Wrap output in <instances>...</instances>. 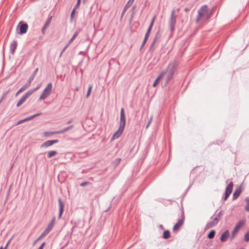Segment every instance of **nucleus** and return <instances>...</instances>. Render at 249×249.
I'll list each match as a JSON object with an SVG mask.
<instances>
[{
  "label": "nucleus",
  "mask_w": 249,
  "mask_h": 249,
  "mask_svg": "<svg viewBox=\"0 0 249 249\" xmlns=\"http://www.w3.org/2000/svg\"><path fill=\"white\" fill-rule=\"evenodd\" d=\"M179 63L177 60H174L169 63L166 70L161 71L160 73H163V77L166 74V83L167 84L173 77L174 75L177 71Z\"/></svg>",
  "instance_id": "f257e3e1"
},
{
  "label": "nucleus",
  "mask_w": 249,
  "mask_h": 249,
  "mask_svg": "<svg viewBox=\"0 0 249 249\" xmlns=\"http://www.w3.org/2000/svg\"><path fill=\"white\" fill-rule=\"evenodd\" d=\"M125 125V115L124 108H122L120 112V120L118 129L114 133L111 140L118 139L123 133Z\"/></svg>",
  "instance_id": "f03ea898"
},
{
  "label": "nucleus",
  "mask_w": 249,
  "mask_h": 249,
  "mask_svg": "<svg viewBox=\"0 0 249 249\" xmlns=\"http://www.w3.org/2000/svg\"><path fill=\"white\" fill-rule=\"evenodd\" d=\"M211 17L209 13L208 7L207 5L202 6L198 10L196 21L198 22L202 19H207Z\"/></svg>",
  "instance_id": "7ed1b4c3"
},
{
  "label": "nucleus",
  "mask_w": 249,
  "mask_h": 249,
  "mask_svg": "<svg viewBox=\"0 0 249 249\" xmlns=\"http://www.w3.org/2000/svg\"><path fill=\"white\" fill-rule=\"evenodd\" d=\"M38 68H36L34 71L33 72L32 74L29 77V79L28 81V83H26L24 86H23L20 89H19V90L16 93V96H17L18 94H19L20 93L23 92L27 88H28L29 87H30L31 82L33 81L35 77L36 76V74H37V73L38 72Z\"/></svg>",
  "instance_id": "20e7f679"
},
{
  "label": "nucleus",
  "mask_w": 249,
  "mask_h": 249,
  "mask_svg": "<svg viewBox=\"0 0 249 249\" xmlns=\"http://www.w3.org/2000/svg\"><path fill=\"white\" fill-rule=\"evenodd\" d=\"M52 87L53 85L52 83L50 82L48 84L39 98V101L44 100L50 95L52 89Z\"/></svg>",
  "instance_id": "39448f33"
},
{
  "label": "nucleus",
  "mask_w": 249,
  "mask_h": 249,
  "mask_svg": "<svg viewBox=\"0 0 249 249\" xmlns=\"http://www.w3.org/2000/svg\"><path fill=\"white\" fill-rule=\"evenodd\" d=\"M176 23V16L175 15V12L174 10H172L169 19V28L172 32L174 31V27Z\"/></svg>",
  "instance_id": "423d86ee"
},
{
  "label": "nucleus",
  "mask_w": 249,
  "mask_h": 249,
  "mask_svg": "<svg viewBox=\"0 0 249 249\" xmlns=\"http://www.w3.org/2000/svg\"><path fill=\"white\" fill-rule=\"evenodd\" d=\"M18 27L19 28V32H18V34L19 35H23L27 32L28 25L27 23H22L21 21L19 23Z\"/></svg>",
  "instance_id": "0eeeda50"
},
{
  "label": "nucleus",
  "mask_w": 249,
  "mask_h": 249,
  "mask_svg": "<svg viewBox=\"0 0 249 249\" xmlns=\"http://www.w3.org/2000/svg\"><path fill=\"white\" fill-rule=\"evenodd\" d=\"M233 183L232 182H231L227 186L225 192V196L224 198V200H226L228 197L229 196L231 193L233 188Z\"/></svg>",
  "instance_id": "6e6552de"
},
{
  "label": "nucleus",
  "mask_w": 249,
  "mask_h": 249,
  "mask_svg": "<svg viewBox=\"0 0 249 249\" xmlns=\"http://www.w3.org/2000/svg\"><path fill=\"white\" fill-rule=\"evenodd\" d=\"M243 225V223L241 221L239 222L235 226L233 230L232 231L231 235V239L232 240L235 235V234L237 233L238 230L241 228V226Z\"/></svg>",
  "instance_id": "1a4fd4ad"
},
{
  "label": "nucleus",
  "mask_w": 249,
  "mask_h": 249,
  "mask_svg": "<svg viewBox=\"0 0 249 249\" xmlns=\"http://www.w3.org/2000/svg\"><path fill=\"white\" fill-rule=\"evenodd\" d=\"M30 93L28 92H26L18 100V101L17 103V107H20L23 103L25 102L26 100L30 96Z\"/></svg>",
  "instance_id": "9d476101"
},
{
  "label": "nucleus",
  "mask_w": 249,
  "mask_h": 249,
  "mask_svg": "<svg viewBox=\"0 0 249 249\" xmlns=\"http://www.w3.org/2000/svg\"><path fill=\"white\" fill-rule=\"evenodd\" d=\"M58 140H48L44 142L41 145V147H48L53 144L58 142Z\"/></svg>",
  "instance_id": "9b49d317"
},
{
  "label": "nucleus",
  "mask_w": 249,
  "mask_h": 249,
  "mask_svg": "<svg viewBox=\"0 0 249 249\" xmlns=\"http://www.w3.org/2000/svg\"><path fill=\"white\" fill-rule=\"evenodd\" d=\"M184 221V217H182L181 219H179L177 223L174 225L173 228L174 231L178 230L179 228L183 225Z\"/></svg>",
  "instance_id": "f8f14e48"
},
{
  "label": "nucleus",
  "mask_w": 249,
  "mask_h": 249,
  "mask_svg": "<svg viewBox=\"0 0 249 249\" xmlns=\"http://www.w3.org/2000/svg\"><path fill=\"white\" fill-rule=\"evenodd\" d=\"M59 207V213L58 215V218H61V216L64 211V205L60 198L58 199Z\"/></svg>",
  "instance_id": "ddd939ff"
},
{
  "label": "nucleus",
  "mask_w": 249,
  "mask_h": 249,
  "mask_svg": "<svg viewBox=\"0 0 249 249\" xmlns=\"http://www.w3.org/2000/svg\"><path fill=\"white\" fill-rule=\"evenodd\" d=\"M134 0H129L126 5H125L121 15V18H123L124 15L125 14L127 10L131 6Z\"/></svg>",
  "instance_id": "4468645a"
},
{
  "label": "nucleus",
  "mask_w": 249,
  "mask_h": 249,
  "mask_svg": "<svg viewBox=\"0 0 249 249\" xmlns=\"http://www.w3.org/2000/svg\"><path fill=\"white\" fill-rule=\"evenodd\" d=\"M52 16L49 17L47 19V20L46 21L43 27H42V33L43 34H45V31L46 29L48 28V27L49 26V25L51 23V21L52 20Z\"/></svg>",
  "instance_id": "2eb2a0df"
},
{
  "label": "nucleus",
  "mask_w": 249,
  "mask_h": 249,
  "mask_svg": "<svg viewBox=\"0 0 249 249\" xmlns=\"http://www.w3.org/2000/svg\"><path fill=\"white\" fill-rule=\"evenodd\" d=\"M229 236H230L229 231L228 230H226L222 234L220 239L221 242H225L227 240V238L228 237H229Z\"/></svg>",
  "instance_id": "dca6fc26"
},
{
  "label": "nucleus",
  "mask_w": 249,
  "mask_h": 249,
  "mask_svg": "<svg viewBox=\"0 0 249 249\" xmlns=\"http://www.w3.org/2000/svg\"><path fill=\"white\" fill-rule=\"evenodd\" d=\"M217 221L216 219H213L212 221L208 222L205 226V229L208 230L216 225L217 221Z\"/></svg>",
  "instance_id": "f3484780"
},
{
  "label": "nucleus",
  "mask_w": 249,
  "mask_h": 249,
  "mask_svg": "<svg viewBox=\"0 0 249 249\" xmlns=\"http://www.w3.org/2000/svg\"><path fill=\"white\" fill-rule=\"evenodd\" d=\"M18 44L16 40H14L13 42L10 44V52L12 54H14L15 51L17 48Z\"/></svg>",
  "instance_id": "a211bd4d"
},
{
  "label": "nucleus",
  "mask_w": 249,
  "mask_h": 249,
  "mask_svg": "<svg viewBox=\"0 0 249 249\" xmlns=\"http://www.w3.org/2000/svg\"><path fill=\"white\" fill-rule=\"evenodd\" d=\"M241 193V191L240 188L236 189L234 191V192L232 195L233 199H235L239 197V196H240Z\"/></svg>",
  "instance_id": "6ab92c4d"
},
{
  "label": "nucleus",
  "mask_w": 249,
  "mask_h": 249,
  "mask_svg": "<svg viewBox=\"0 0 249 249\" xmlns=\"http://www.w3.org/2000/svg\"><path fill=\"white\" fill-rule=\"evenodd\" d=\"M223 214H224L223 211H221L218 213L216 215V216L214 218H213V216H212L211 219H213V220L216 219V220H217L216 224H217L218 222L221 219V216L223 215Z\"/></svg>",
  "instance_id": "aec40b11"
},
{
  "label": "nucleus",
  "mask_w": 249,
  "mask_h": 249,
  "mask_svg": "<svg viewBox=\"0 0 249 249\" xmlns=\"http://www.w3.org/2000/svg\"><path fill=\"white\" fill-rule=\"evenodd\" d=\"M170 237V232L168 230L164 231L163 233V238L165 239H168Z\"/></svg>",
  "instance_id": "412c9836"
},
{
  "label": "nucleus",
  "mask_w": 249,
  "mask_h": 249,
  "mask_svg": "<svg viewBox=\"0 0 249 249\" xmlns=\"http://www.w3.org/2000/svg\"><path fill=\"white\" fill-rule=\"evenodd\" d=\"M163 73H160L159 75L158 76V77L155 80V82H154L153 84V86L154 87H156L157 86V83L159 82L160 80L163 77Z\"/></svg>",
  "instance_id": "4be33fe9"
},
{
  "label": "nucleus",
  "mask_w": 249,
  "mask_h": 249,
  "mask_svg": "<svg viewBox=\"0 0 249 249\" xmlns=\"http://www.w3.org/2000/svg\"><path fill=\"white\" fill-rule=\"evenodd\" d=\"M57 154V152L56 151H50L48 152L47 153V158H51L53 156H54Z\"/></svg>",
  "instance_id": "5701e85b"
},
{
  "label": "nucleus",
  "mask_w": 249,
  "mask_h": 249,
  "mask_svg": "<svg viewBox=\"0 0 249 249\" xmlns=\"http://www.w3.org/2000/svg\"><path fill=\"white\" fill-rule=\"evenodd\" d=\"M215 234V231L214 230H212L210 231V232L208 234L207 237L208 238L212 239L214 238Z\"/></svg>",
  "instance_id": "b1692460"
},
{
  "label": "nucleus",
  "mask_w": 249,
  "mask_h": 249,
  "mask_svg": "<svg viewBox=\"0 0 249 249\" xmlns=\"http://www.w3.org/2000/svg\"><path fill=\"white\" fill-rule=\"evenodd\" d=\"M53 225L52 224L49 223V224L48 225L47 227L46 228V229L44 230V231L48 234L49 232L53 229Z\"/></svg>",
  "instance_id": "393cba45"
},
{
  "label": "nucleus",
  "mask_w": 249,
  "mask_h": 249,
  "mask_svg": "<svg viewBox=\"0 0 249 249\" xmlns=\"http://www.w3.org/2000/svg\"><path fill=\"white\" fill-rule=\"evenodd\" d=\"M80 31V30L79 29V30L78 31H76L74 34L71 37V38L70 39V40H69L70 41V42H72L73 41V40L75 39V38L76 37V36H78V35L79 34V32Z\"/></svg>",
  "instance_id": "a878e982"
},
{
  "label": "nucleus",
  "mask_w": 249,
  "mask_h": 249,
  "mask_svg": "<svg viewBox=\"0 0 249 249\" xmlns=\"http://www.w3.org/2000/svg\"><path fill=\"white\" fill-rule=\"evenodd\" d=\"M31 120H32L31 118V117L29 116V117H27V118H25L24 119L20 120L18 121L17 122L16 124H17V125L18 124H21L22 123H24L25 122Z\"/></svg>",
  "instance_id": "bb28decb"
},
{
  "label": "nucleus",
  "mask_w": 249,
  "mask_h": 249,
  "mask_svg": "<svg viewBox=\"0 0 249 249\" xmlns=\"http://www.w3.org/2000/svg\"><path fill=\"white\" fill-rule=\"evenodd\" d=\"M149 36V35H145L144 38L143 39V40L142 43V44L141 45V49H142V47L144 46V45L145 44L146 41L148 40V38Z\"/></svg>",
  "instance_id": "cd10ccee"
},
{
  "label": "nucleus",
  "mask_w": 249,
  "mask_h": 249,
  "mask_svg": "<svg viewBox=\"0 0 249 249\" xmlns=\"http://www.w3.org/2000/svg\"><path fill=\"white\" fill-rule=\"evenodd\" d=\"M245 201L247 202V205L245 207V210L246 211L249 212V197H246Z\"/></svg>",
  "instance_id": "c85d7f7f"
},
{
  "label": "nucleus",
  "mask_w": 249,
  "mask_h": 249,
  "mask_svg": "<svg viewBox=\"0 0 249 249\" xmlns=\"http://www.w3.org/2000/svg\"><path fill=\"white\" fill-rule=\"evenodd\" d=\"M65 132H66V131H65V129L64 128L63 129H61V130H60L58 131H55L51 132L50 133V134H62Z\"/></svg>",
  "instance_id": "c756f323"
},
{
  "label": "nucleus",
  "mask_w": 249,
  "mask_h": 249,
  "mask_svg": "<svg viewBox=\"0 0 249 249\" xmlns=\"http://www.w3.org/2000/svg\"><path fill=\"white\" fill-rule=\"evenodd\" d=\"M40 87V84L38 85L36 88L32 89H30L28 91V93H30V94L31 95L34 92L37 90Z\"/></svg>",
  "instance_id": "7c9ffc66"
},
{
  "label": "nucleus",
  "mask_w": 249,
  "mask_h": 249,
  "mask_svg": "<svg viewBox=\"0 0 249 249\" xmlns=\"http://www.w3.org/2000/svg\"><path fill=\"white\" fill-rule=\"evenodd\" d=\"M121 160V158H117V159H115L113 161V165L115 166H118V164L120 163Z\"/></svg>",
  "instance_id": "2f4dec72"
},
{
  "label": "nucleus",
  "mask_w": 249,
  "mask_h": 249,
  "mask_svg": "<svg viewBox=\"0 0 249 249\" xmlns=\"http://www.w3.org/2000/svg\"><path fill=\"white\" fill-rule=\"evenodd\" d=\"M92 85H90L89 86L88 92H87V95H86V97L87 98H88L89 96V95H90L91 90L92 89Z\"/></svg>",
  "instance_id": "473e14b6"
},
{
  "label": "nucleus",
  "mask_w": 249,
  "mask_h": 249,
  "mask_svg": "<svg viewBox=\"0 0 249 249\" xmlns=\"http://www.w3.org/2000/svg\"><path fill=\"white\" fill-rule=\"evenodd\" d=\"M47 234H48L47 233H46L44 231L42 233V234H41V235L36 240V241L35 242V244L38 241H39L41 238H42L43 236H45V235H46Z\"/></svg>",
  "instance_id": "72a5a7b5"
},
{
  "label": "nucleus",
  "mask_w": 249,
  "mask_h": 249,
  "mask_svg": "<svg viewBox=\"0 0 249 249\" xmlns=\"http://www.w3.org/2000/svg\"><path fill=\"white\" fill-rule=\"evenodd\" d=\"M75 8H74L72 12H71V22H72V20H73V17H74V15L75 14Z\"/></svg>",
  "instance_id": "f704fd0d"
},
{
  "label": "nucleus",
  "mask_w": 249,
  "mask_h": 249,
  "mask_svg": "<svg viewBox=\"0 0 249 249\" xmlns=\"http://www.w3.org/2000/svg\"><path fill=\"white\" fill-rule=\"evenodd\" d=\"M8 93V91L5 92V93H4L2 95V96H1V98L0 99V104H1V103L2 102V101L5 99V98L6 97V95Z\"/></svg>",
  "instance_id": "c9c22d12"
},
{
  "label": "nucleus",
  "mask_w": 249,
  "mask_h": 249,
  "mask_svg": "<svg viewBox=\"0 0 249 249\" xmlns=\"http://www.w3.org/2000/svg\"><path fill=\"white\" fill-rule=\"evenodd\" d=\"M245 240L246 242L249 241V231L247 232L245 235Z\"/></svg>",
  "instance_id": "e433bc0d"
},
{
  "label": "nucleus",
  "mask_w": 249,
  "mask_h": 249,
  "mask_svg": "<svg viewBox=\"0 0 249 249\" xmlns=\"http://www.w3.org/2000/svg\"><path fill=\"white\" fill-rule=\"evenodd\" d=\"M73 127V125H70V126H68V127H67L64 128V129H65V131H66H66H68V130H69L71 129V128H72Z\"/></svg>",
  "instance_id": "4c0bfd02"
},
{
  "label": "nucleus",
  "mask_w": 249,
  "mask_h": 249,
  "mask_svg": "<svg viewBox=\"0 0 249 249\" xmlns=\"http://www.w3.org/2000/svg\"><path fill=\"white\" fill-rule=\"evenodd\" d=\"M156 39H157V38L156 37V38L154 39V40L153 41V42H152V43H151V46H150V49H152V48L153 47V46H154V44H155V42H156Z\"/></svg>",
  "instance_id": "58836bf2"
},
{
  "label": "nucleus",
  "mask_w": 249,
  "mask_h": 249,
  "mask_svg": "<svg viewBox=\"0 0 249 249\" xmlns=\"http://www.w3.org/2000/svg\"><path fill=\"white\" fill-rule=\"evenodd\" d=\"M152 118H153V116H152L150 117V120H149V122H148V124H147V125L146 126V128H147L149 126L150 124L151 123V122L152 121Z\"/></svg>",
  "instance_id": "ea45409f"
},
{
  "label": "nucleus",
  "mask_w": 249,
  "mask_h": 249,
  "mask_svg": "<svg viewBox=\"0 0 249 249\" xmlns=\"http://www.w3.org/2000/svg\"><path fill=\"white\" fill-rule=\"evenodd\" d=\"M89 183V182H83L80 184V186L82 187H84Z\"/></svg>",
  "instance_id": "a19ab883"
},
{
  "label": "nucleus",
  "mask_w": 249,
  "mask_h": 249,
  "mask_svg": "<svg viewBox=\"0 0 249 249\" xmlns=\"http://www.w3.org/2000/svg\"><path fill=\"white\" fill-rule=\"evenodd\" d=\"M55 220V217H53V218L52 219V220H51V221L50 222V223L52 224L54 226Z\"/></svg>",
  "instance_id": "79ce46f5"
},
{
  "label": "nucleus",
  "mask_w": 249,
  "mask_h": 249,
  "mask_svg": "<svg viewBox=\"0 0 249 249\" xmlns=\"http://www.w3.org/2000/svg\"><path fill=\"white\" fill-rule=\"evenodd\" d=\"M155 17H154L152 19L151 23H150V24L149 25V26H151V27L152 28L153 26V24H154V20H155Z\"/></svg>",
  "instance_id": "37998d69"
},
{
  "label": "nucleus",
  "mask_w": 249,
  "mask_h": 249,
  "mask_svg": "<svg viewBox=\"0 0 249 249\" xmlns=\"http://www.w3.org/2000/svg\"><path fill=\"white\" fill-rule=\"evenodd\" d=\"M155 17H154L152 19L151 23H150V24L149 25V26H151V27L152 28L153 26V24H154V20H155Z\"/></svg>",
  "instance_id": "c03bdc74"
},
{
  "label": "nucleus",
  "mask_w": 249,
  "mask_h": 249,
  "mask_svg": "<svg viewBox=\"0 0 249 249\" xmlns=\"http://www.w3.org/2000/svg\"><path fill=\"white\" fill-rule=\"evenodd\" d=\"M40 114V113H37V114H36L35 115H33L32 116H31V119H34V118H35L36 117H37L38 116V115H39Z\"/></svg>",
  "instance_id": "a18cd8bd"
},
{
  "label": "nucleus",
  "mask_w": 249,
  "mask_h": 249,
  "mask_svg": "<svg viewBox=\"0 0 249 249\" xmlns=\"http://www.w3.org/2000/svg\"><path fill=\"white\" fill-rule=\"evenodd\" d=\"M40 114V113H37V114H36L35 115H33L32 116H31V119H34V118H35L36 117H37L38 116V115H39Z\"/></svg>",
  "instance_id": "49530a36"
},
{
  "label": "nucleus",
  "mask_w": 249,
  "mask_h": 249,
  "mask_svg": "<svg viewBox=\"0 0 249 249\" xmlns=\"http://www.w3.org/2000/svg\"><path fill=\"white\" fill-rule=\"evenodd\" d=\"M80 0H77V4H76V5H75V8H75V9H76V7H78V6H79V5L80 2Z\"/></svg>",
  "instance_id": "de8ad7c7"
},
{
  "label": "nucleus",
  "mask_w": 249,
  "mask_h": 249,
  "mask_svg": "<svg viewBox=\"0 0 249 249\" xmlns=\"http://www.w3.org/2000/svg\"><path fill=\"white\" fill-rule=\"evenodd\" d=\"M45 245V242H43L41 244V245L40 246L39 248H42V249H43L44 246Z\"/></svg>",
  "instance_id": "09e8293b"
},
{
  "label": "nucleus",
  "mask_w": 249,
  "mask_h": 249,
  "mask_svg": "<svg viewBox=\"0 0 249 249\" xmlns=\"http://www.w3.org/2000/svg\"><path fill=\"white\" fill-rule=\"evenodd\" d=\"M71 43V42H70V41H69V42L67 43V44L65 45V47L67 48L70 45Z\"/></svg>",
  "instance_id": "8fccbe9b"
},
{
  "label": "nucleus",
  "mask_w": 249,
  "mask_h": 249,
  "mask_svg": "<svg viewBox=\"0 0 249 249\" xmlns=\"http://www.w3.org/2000/svg\"><path fill=\"white\" fill-rule=\"evenodd\" d=\"M71 43V42H70V41H69V42L67 43V44L65 45V47L67 48L70 45Z\"/></svg>",
  "instance_id": "3c124183"
},
{
  "label": "nucleus",
  "mask_w": 249,
  "mask_h": 249,
  "mask_svg": "<svg viewBox=\"0 0 249 249\" xmlns=\"http://www.w3.org/2000/svg\"><path fill=\"white\" fill-rule=\"evenodd\" d=\"M150 32H151V31H150L149 30H147V32L145 34V35H150Z\"/></svg>",
  "instance_id": "603ef678"
},
{
  "label": "nucleus",
  "mask_w": 249,
  "mask_h": 249,
  "mask_svg": "<svg viewBox=\"0 0 249 249\" xmlns=\"http://www.w3.org/2000/svg\"><path fill=\"white\" fill-rule=\"evenodd\" d=\"M190 10V9L189 8L186 7L184 9V11L186 12L189 11Z\"/></svg>",
  "instance_id": "864d4df0"
},
{
  "label": "nucleus",
  "mask_w": 249,
  "mask_h": 249,
  "mask_svg": "<svg viewBox=\"0 0 249 249\" xmlns=\"http://www.w3.org/2000/svg\"><path fill=\"white\" fill-rule=\"evenodd\" d=\"M67 48L65 46L61 51V53H63L64 51L66 50Z\"/></svg>",
  "instance_id": "5fc2aeb1"
},
{
  "label": "nucleus",
  "mask_w": 249,
  "mask_h": 249,
  "mask_svg": "<svg viewBox=\"0 0 249 249\" xmlns=\"http://www.w3.org/2000/svg\"><path fill=\"white\" fill-rule=\"evenodd\" d=\"M72 122V120H69V121H68V122L66 123V124H71Z\"/></svg>",
  "instance_id": "6e6d98bb"
},
{
  "label": "nucleus",
  "mask_w": 249,
  "mask_h": 249,
  "mask_svg": "<svg viewBox=\"0 0 249 249\" xmlns=\"http://www.w3.org/2000/svg\"><path fill=\"white\" fill-rule=\"evenodd\" d=\"M9 242H10V241H9L8 242V243L6 244V245H5V247H4V248H3V249H6V248H7V246H8V244L9 243Z\"/></svg>",
  "instance_id": "4d7b16f0"
},
{
  "label": "nucleus",
  "mask_w": 249,
  "mask_h": 249,
  "mask_svg": "<svg viewBox=\"0 0 249 249\" xmlns=\"http://www.w3.org/2000/svg\"><path fill=\"white\" fill-rule=\"evenodd\" d=\"M152 27L151 26H149L148 28V30H149L150 31H151V29H152Z\"/></svg>",
  "instance_id": "13d9d810"
},
{
  "label": "nucleus",
  "mask_w": 249,
  "mask_h": 249,
  "mask_svg": "<svg viewBox=\"0 0 249 249\" xmlns=\"http://www.w3.org/2000/svg\"><path fill=\"white\" fill-rule=\"evenodd\" d=\"M160 227L162 229H163V226L162 225H160Z\"/></svg>",
  "instance_id": "bf43d9fd"
},
{
  "label": "nucleus",
  "mask_w": 249,
  "mask_h": 249,
  "mask_svg": "<svg viewBox=\"0 0 249 249\" xmlns=\"http://www.w3.org/2000/svg\"><path fill=\"white\" fill-rule=\"evenodd\" d=\"M61 174H66L65 172L64 171L63 172H61Z\"/></svg>",
  "instance_id": "052dcab7"
},
{
  "label": "nucleus",
  "mask_w": 249,
  "mask_h": 249,
  "mask_svg": "<svg viewBox=\"0 0 249 249\" xmlns=\"http://www.w3.org/2000/svg\"><path fill=\"white\" fill-rule=\"evenodd\" d=\"M0 249H3V247L2 246H1L0 247Z\"/></svg>",
  "instance_id": "680f3d73"
},
{
  "label": "nucleus",
  "mask_w": 249,
  "mask_h": 249,
  "mask_svg": "<svg viewBox=\"0 0 249 249\" xmlns=\"http://www.w3.org/2000/svg\"><path fill=\"white\" fill-rule=\"evenodd\" d=\"M190 186H189L188 187V188L187 189L186 191H187L188 190V189L190 188Z\"/></svg>",
  "instance_id": "e2e57ef3"
},
{
  "label": "nucleus",
  "mask_w": 249,
  "mask_h": 249,
  "mask_svg": "<svg viewBox=\"0 0 249 249\" xmlns=\"http://www.w3.org/2000/svg\"><path fill=\"white\" fill-rule=\"evenodd\" d=\"M62 53H60V57L62 55Z\"/></svg>",
  "instance_id": "0e129e2a"
},
{
  "label": "nucleus",
  "mask_w": 249,
  "mask_h": 249,
  "mask_svg": "<svg viewBox=\"0 0 249 249\" xmlns=\"http://www.w3.org/2000/svg\"><path fill=\"white\" fill-rule=\"evenodd\" d=\"M60 176V175H59L58 176V178H59Z\"/></svg>",
  "instance_id": "69168bd1"
}]
</instances>
